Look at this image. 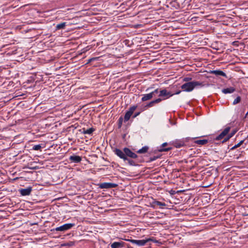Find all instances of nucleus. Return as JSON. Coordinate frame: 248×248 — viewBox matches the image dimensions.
<instances>
[{
  "label": "nucleus",
  "instance_id": "nucleus-18",
  "mask_svg": "<svg viewBox=\"0 0 248 248\" xmlns=\"http://www.w3.org/2000/svg\"><path fill=\"white\" fill-rule=\"evenodd\" d=\"M167 145V143L165 142L162 144V147L160 149H159V152H166L170 151L171 149V148H163L164 147Z\"/></svg>",
  "mask_w": 248,
  "mask_h": 248
},
{
  "label": "nucleus",
  "instance_id": "nucleus-6",
  "mask_svg": "<svg viewBox=\"0 0 248 248\" xmlns=\"http://www.w3.org/2000/svg\"><path fill=\"white\" fill-rule=\"evenodd\" d=\"M74 226L75 224L73 223L65 224L61 226L55 228L54 230L57 232H64L69 229H70L72 227H73Z\"/></svg>",
  "mask_w": 248,
  "mask_h": 248
},
{
  "label": "nucleus",
  "instance_id": "nucleus-9",
  "mask_svg": "<svg viewBox=\"0 0 248 248\" xmlns=\"http://www.w3.org/2000/svg\"><path fill=\"white\" fill-rule=\"evenodd\" d=\"M31 190L32 188L31 187H28L27 188L20 189L19 191L21 195L27 196L31 194Z\"/></svg>",
  "mask_w": 248,
  "mask_h": 248
},
{
  "label": "nucleus",
  "instance_id": "nucleus-33",
  "mask_svg": "<svg viewBox=\"0 0 248 248\" xmlns=\"http://www.w3.org/2000/svg\"><path fill=\"white\" fill-rule=\"evenodd\" d=\"M181 93V91H178L175 93V94H179Z\"/></svg>",
  "mask_w": 248,
  "mask_h": 248
},
{
  "label": "nucleus",
  "instance_id": "nucleus-11",
  "mask_svg": "<svg viewBox=\"0 0 248 248\" xmlns=\"http://www.w3.org/2000/svg\"><path fill=\"white\" fill-rule=\"evenodd\" d=\"M162 101V99L161 98H157L153 101L149 102L147 105H146L145 107L146 108H151L154 106L155 104H157L160 103Z\"/></svg>",
  "mask_w": 248,
  "mask_h": 248
},
{
  "label": "nucleus",
  "instance_id": "nucleus-28",
  "mask_svg": "<svg viewBox=\"0 0 248 248\" xmlns=\"http://www.w3.org/2000/svg\"><path fill=\"white\" fill-rule=\"evenodd\" d=\"M74 245V242H72V241H70L68 243H67L65 246H72Z\"/></svg>",
  "mask_w": 248,
  "mask_h": 248
},
{
  "label": "nucleus",
  "instance_id": "nucleus-30",
  "mask_svg": "<svg viewBox=\"0 0 248 248\" xmlns=\"http://www.w3.org/2000/svg\"><path fill=\"white\" fill-rule=\"evenodd\" d=\"M119 126H121V125L122 124V121H123V118L122 117L120 118L119 119Z\"/></svg>",
  "mask_w": 248,
  "mask_h": 248
},
{
  "label": "nucleus",
  "instance_id": "nucleus-13",
  "mask_svg": "<svg viewBox=\"0 0 248 248\" xmlns=\"http://www.w3.org/2000/svg\"><path fill=\"white\" fill-rule=\"evenodd\" d=\"M153 93H149L143 94L142 95L143 96L141 98V101H146L150 100L151 99H152L153 97Z\"/></svg>",
  "mask_w": 248,
  "mask_h": 248
},
{
  "label": "nucleus",
  "instance_id": "nucleus-8",
  "mask_svg": "<svg viewBox=\"0 0 248 248\" xmlns=\"http://www.w3.org/2000/svg\"><path fill=\"white\" fill-rule=\"evenodd\" d=\"M118 186V185L115 183H101L99 185L100 188H115Z\"/></svg>",
  "mask_w": 248,
  "mask_h": 248
},
{
  "label": "nucleus",
  "instance_id": "nucleus-1",
  "mask_svg": "<svg viewBox=\"0 0 248 248\" xmlns=\"http://www.w3.org/2000/svg\"><path fill=\"white\" fill-rule=\"evenodd\" d=\"M114 152L118 156L123 159L124 161H126L128 157L132 159H136L138 157L136 153L133 152L130 149L127 147L124 148L123 151L116 148L114 150Z\"/></svg>",
  "mask_w": 248,
  "mask_h": 248
},
{
  "label": "nucleus",
  "instance_id": "nucleus-20",
  "mask_svg": "<svg viewBox=\"0 0 248 248\" xmlns=\"http://www.w3.org/2000/svg\"><path fill=\"white\" fill-rule=\"evenodd\" d=\"M208 142V140H197L195 141V143L200 145H204Z\"/></svg>",
  "mask_w": 248,
  "mask_h": 248
},
{
  "label": "nucleus",
  "instance_id": "nucleus-3",
  "mask_svg": "<svg viewBox=\"0 0 248 248\" xmlns=\"http://www.w3.org/2000/svg\"><path fill=\"white\" fill-rule=\"evenodd\" d=\"M230 130V127H226L218 136L216 137L215 140H223L222 141V143L226 142L232 137V135H228Z\"/></svg>",
  "mask_w": 248,
  "mask_h": 248
},
{
  "label": "nucleus",
  "instance_id": "nucleus-2",
  "mask_svg": "<svg viewBox=\"0 0 248 248\" xmlns=\"http://www.w3.org/2000/svg\"><path fill=\"white\" fill-rule=\"evenodd\" d=\"M202 82L197 81L186 82L181 86V89L185 92H189L192 91L197 86H202Z\"/></svg>",
  "mask_w": 248,
  "mask_h": 248
},
{
  "label": "nucleus",
  "instance_id": "nucleus-12",
  "mask_svg": "<svg viewBox=\"0 0 248 248\" xmlns=\"http://www.w3.org/2000/svg\"><path fill=\"white\" fill-rule=\"evenodd\" d=\"M69 160L74 163H79L81 160V158L79 156L73 155L70 156Z\"/></svg>",
  "mask_w": 248,
  "mask_h": 248
},
{
  "label": "nucleus",
  "instance_id": "nucleus-14",
  "mask_svg": "<svg viewBox=\"0 0 248 248\" xmlns=\"http://www.w3.org/2000/svg\"><path fill=\"white\" fill-rule=\"evenodd\" d=\"M124 243L123 242H115L111 244V248H119L124 246Z\"/></svg>",
  "mask_w": 248,
  "mask_h": 248
},
{
  "label": "nucleus",
  "instance_id": "nucleus-32",
  "mask_svg": "<svg viewBox=\"0 0 248 248\" xmlns=\"http://www.w3.org/2000/svg\"><path fill=\"white\" fill-rule=\"evenodd\" d=\"M156 158H157V157H151L150 158V161H152L155 160Z\"/></svg>",
  "mask_w": 248,
  "mask_h": 248
},
{
  "label": "nucleus",
  "instance_id": "nucleus-10",
  "mask_svg": "<svg viewBox=\"0 0 248 248\" xmlns=\"http://www.w3.org/2000/svg\"><path fill=\"white\" fill-rule=\"evenodd\" d=\"M186 141H187V139L183 140H176L174 142V145L176 148H180L185 145Z\"/></svg>",
  "mask_w": 248,
  "mask_h": 248
},
{
  "label": "nucleus",
  "instance_id": "nucleus-4",
  "mask_svg": "<svg viewBox=\"0 0 248 248\" xmlns=\"http://www.w3.org/2000/svg\"><path fill=\"white\" fill-rule=\"evenodd\" d=\"M174 94V93H171V92H168L166 89H163L159 91L158 96L160 97L163 100L169 98Z\"/></svg>",
  "mask_w": 248,
  "mask_h": 248
},
{
  "label": "nucleus",
  "instance_id": "nucleus-34",
  "mask_svg": "<svg viewBox=\"0 0 248 248\" xmlns=\"http://www.w3.org/2000/svg\"><path fill=\"white\" fill-rule=\"evenodd\" d=\"M244 216H248V213H247V214L246 213V214L244 215Z\"/></svg>",
  "mask_w": 248,
  "mask_h": 248
},
{
  "label": "nucleus",
  "instance_id": "nucleus-22",
  "mask_svg": "<svg viewBox=\"0 0 248 248\" xmlns=\"http://www.w3.org/2000/svg\"><path fill=\"white\" fill-rule=\"evenodd\" d=\"M243 142H244V140H241L238 143H237V144H236L234 146H233L231 149V150H234L235 149L239 147V146H240L243 144Z\"/></svg>",
  "mask_w": 248,
  "mask_h": 248
},
{
  "label": "nucleus",
  "instance_id": "nucleus-27",
  "mask_svg": "<svg viewBox=\"0 0 248 248\" xmlns=\"http://www.w3.org/2000/svg\"><path fill=\"white\" fill-rule=\"evenodd\" d=\"M159 91L160 90H159L158 89H156L155 90H154V91H153L152 92H151V93H153V96H155V94H157L158 93H159Z\"/></svg>",
  "mask_w": 248,
  "mask_h": 248
},
{
  "label": "nucleus",
  "instance_id": "nucleus-21",
  "mask_svg": "<svg viewBox=\"0 0 248 248\" xmlns=\"http://www.w3.org/2000/svg\"><path fill=\"white\" fill-rule=\"evenodd\" d=\"M66 26V23L65 22H62L60 24H58L57 25L56 28L57 30H60L62 29H64V27Z\"/></svg>",
  "mask_w": 248,
  "mask_h": 248
},
{
  "label": "nucleus",
  "instance_id": "nucleus-7",
  "mask_svg": "<svg viewBox=\"0 0 248 248\" xmlns=\"http://www.w3.org/2000/svg\"><path fill=\"white\" fill-rule=\"evenodd\" d=\"M150 239L146 240H134V239H127L126 241H129L132 244H136L139 246H144L146 243L150 241Z\"/></svg>",
  "mask_w": 248,
  "mask_h": 248
},
{
  "label": "nucleus",
  "instance_id": "nucleus-5",
  "mask_svg": "<svg viewBox=\"0 0 248 248\" xmlns=\"http://www.w3.org/2000/svg\"><path fill=\"white\" fill-rule=\"evenodd\" d=\"M137 108V106H133L129 108L124 116V122H127L130 119L131 116L133 114L134 111Z\"/></svg>",
  "mask_w": 248,
  "mask_h": 248
},
{
  "label": "nucleus",
  "instance_id": "nucleus-31",
  "mask_svg": "<svg viewBox=\"0 0 248 248\" xmlns=\"http://www.w3.org/2000/svg\"><path fill=\"white\" fill-rule=\"evenodd\" d=\"M191 78H184V81H189V80H191Z\"/></svg>",
  "mask_w": 248,
  "mask_h": 248
},
{
  "label": "nucleus",
  "instance_id": "nucleus-16",
  "mask_svg": "<svg viewBox=\"0 0 248 248\" xmlns=\"http://www.w3.org/2000/svg\"><path fill=\"white\" fill-rule=\"evenodd\" d=\"M235 89L234 88L230 87V88H226V89H223L222 90V92L224 94H227V93H232L235 91Z\"/></svg>",
  "mask_w": 248,
  "mask_h": 248
},
{
  "label": "nucleus",
  "instance_id": "nucleus-25",
  "mask_svg": "<svg viewBox=\"0 0 248 248\" xmlns=\"http://www.w3.org/2000/svg\"><path fill=\"white\" fill-rule=\"evenodd\" d=\"M42 148L40 144L35 145L33 146L32 149L34 150H40Z\"/></svg>",
  "mask_w": 248,
  "mask_h": 248
},
{
  "label": "nucleus",
  "instance_id": "nucleus-15",
  "mask_svg": "<svg viewBox=\"0 0 248 248\" xmlns=\"http://www.w3.org/2000/svg\"><path fill=\"white\" fill-rule=\"evenodd\" d=\"M210 73L213 74L216 76H220L226 77V74L221 70H213L211 71Z\"/></svg>",
  "mask_w": 248,
  "mask_h": 248
},
{
  "label": "nucleus",
  "instance_id": "nucleus-26",
  "mask_svg": "<svg viewBox=\"0 0 248 248\" xmlns=\"http://www.w3.org/2000/svg\"><path fill=\"white\" fill-rule=\"evenodd\" d=\"M126 161H127L128 164L130 165L135 166L136 165L135 162L133 160H131V159H129L127 158V159L126 160Z\"/></svg>",
  "mask_w": 248,
  "mask_h": 248
},
{
  "label": "nucleus",
  "instance_id": "nucleus-24",
  "mask_svg": "<svg viewBox=\"0 0 248 248\" xmlns=\"http://www.w3.org/2000/svg\"><path fill=\"white\" fill-rule=\"evenodd\" d=\"M240 101H241V97L240 96H238L233 101V104L236 105V104L239 103L240 102Z\"/></svg>",
  "mask_w": 248,
  "mask_h": 248
},
{
  "label": "nucleus",
  "instance_id": "nucleus-35",
  "mask_svg": "<svg viewBox=\"0 0 248 248\" xmlns=\"http://www.w3.org/2000/svg\"><path fill=\"white\" fill-rule=\"evenodd\" d=\"M235 132L232 133L231 135H232V136L234 134Z\"/></svg>",
  "mask_w": 248,
  "mask_h": 248
},
{
  "label": "nucleus",
  "instance_id": "nucleus-29",
  "mask_svg": "<svg viewBox=\"0 0 248 248\" xmlns=\"http://www.w3.org/2000/svg\"><path fill=\"white\" fill-rule=\"evenodd\" d=\"M140 112H136L134 114V115L133 116V118H136V117H137L138 116H139L140 114Z\"/></svg>",
  "mask_w": 248,
  "mask_h": 248
},
{
  "label": "nucleus",
  "instance_id": "nucleus-17",
  "mask_svg": "<svg viewBox=\"0 0 248 248\" xmlns=\"http://www.w3.org/2000/svg\"><path fill=\"white\" fill-rule=\"evenodd\" d=\"M148 150H149V147L147 146H145L143 147L141 149L138 150L136 152L138 154H145V153H147L148 152Z\"/></svg>",
  "mask_w": 248,
  "mask_h": 248
},
{
  "label": "nucleus",
  "instance_id": "nucleus-23",
  "mask_svg": "<svg viewBox=\"0 0 248 248\" xmlns=\"http://www.w3.org/2000/svg\"><path fill=\"white\" fill-rule=\"evenodd\" d=\"M154 203L155 205H158V206H161V207L165 206L166 205V204L164 202H161L159 201H155V202Z\"/></svg>",
  "mask_w": 248,
  "mask_h": 248
},
{
  "label": "nucleus",
  "instance_id": "nucleus-19",
  "mask_svg": "<svg viewBox=\"0 0 248 248\" xmlns=\"http://www.w3.org/2000/svg\"><path fill=\"white\" fill-rule=\"evenodd\" d=\"M94 131V129L93 128H90L88 129H83L82 133L84 134H91Z\"/></svg>",
  "mask_w": 248,
  "mask_h": 248
}]
</instances>
